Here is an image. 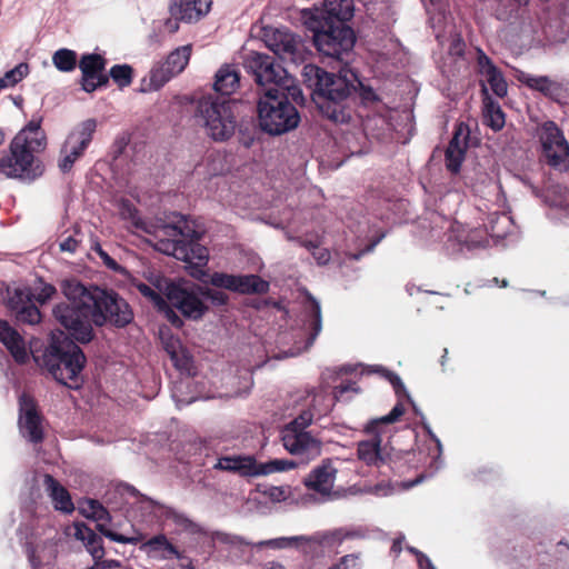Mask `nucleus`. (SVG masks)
Wrapping results in <instances>:
<instances>
[{"instance_id": "f257e3e1", "label": "nucleus", "mask_w": 569, "mask_h": 569, "mask_svg": "<svg viewBox=\"0 0 569 569\" xmlns=\"http://www.w3.org/2000/svg\"><path fill=\"white\" fill-rule=\"evenodd\" d=\"M303 83L311 90L312 101L320 113L336 123L350 119L348 100L356 92L357 73L349 67H340L338 73L328 72L316 64L302 68Z\"/></svg>"}, {"instance_id": "f03ea898", "label": "nucleus", "mask_w": 569, "mask_h": 569, "mask_svg": "<svg viewBox=\"0 0 569 569\" xmlns=\"http://www.w3.org/2000/svg\"><path fill=\"white\" fill-rule=\"evenodd\" d=\"M41 118L31 119L11 140L7 150H0V173L9 179L31 183L44 173L43 162L37 158L47 147Z\"/></svg>"}, {"instance_id": "7ed1b4c3", "label": "nucleus", "mask_w": 569, "mask_h": 569, "mask_svg": "<svg viewBox=\"0 0 569 569\" xmlns=\"http://www.w3.org/2000/svg\"><path fill=\"white\" fill-rule=\"evenodd\" d=\"M61 290L67 301L59 302L52 308L54 320L66 328L79 342L87 343L93 337L90 286L86 287L77 279H67L61 283Z\"/></svg>"}, {"instance_id": "20e7f679", "label": "nucleus", "mask_w": 569, "mask_h": 569, "mask_svg": "<svg viewBox=\"0 0 569 569\" xmlns=\"http://www.w3.org/2000/svg\"><path fill=\"white\" fill-rule=\"evenodd\" d=\"M306 24L312 31L316 49L329 63L337 62L348 67L356 43L353 30L347 23H332L306 19Z\"/></svg>"}, {"instance_id": "39448f33", "label": "nucleus", "mask_w": 569, "mask_h": 569, "mask_svg": "<svg viewBox=\"0 0 569 569\" xmlns=\"http://www.w3.org/2000/svg\"><path fill=\"white\" fill-rule=\"evenodd\" d=\"M236 100L209 94L198 100L194 117L209 138L223 142L236 132Z\"/></svg>"}, {"instance_id": "423d86ee", "label": "nucleus", "mask_w": 569, "mask_h": 569, "mask_svg": "<svg viewBox=\"0 0 569 569\" xmlns=\"http://www.w3.org/2000/svg\"><path fill=\"white\" fill-rule=\"evenodd\" d=\"M159 233L154 243L158 251L197 267L207 264L208 249L198 242V232L189 226L164 224Z\"/></svg>"}, {"instance_id": "0eeeda50", "label": "nucleus", "mask_w": 569, "mask_h": 569, "mask_svg": "<svg viewBox=\"0 0 569 569\" xmlns=\"http://www.w3.org/2000/svg\"><path fill=\"white\" fill-rule=\"evenodd\" d=\"M257 110L260 128L272 136L289 132L300 122L299 112L284 90L266 89L258 100Z\"/></svg>"}, {"instance_id": "6e6552de", "label": "nucleus", "mask_w": 569, "mask_h": 569, "mask_svg": "<svg viewBox=\"0 0 569 569\" xmlns=\"http://www.w3.org/2000/svg\"><path fill=\"white\" fill-rule=\"evenodd\" d=\"M313 420L310 410H302L298 417L287 423L281 430V440L284 449L300 459L308 462L321 455V441L306 431Z\"/></svg>"}, {"instance_id": "1a4fd4ad", "label": "nucleus", "mask_w": 569, "mask_h": 569, "mask_svg": "<svg viewBox=\"0 0 569 569\" xmlns=\"http://www.w3.org/2000/svg\"><path fill=\"white\" fill-rule=\"evenodd\" d=\"M87 301L91 303L92 322L98 327L109 322L122 328L133 318L127 301L112 290L90 286V297H87Z\"/></svg>"}, {"instance_id": "9d476101", "label": "nucleus", "mask_w": 569, "mask_h": 569, "mask_svg": "<svg viewBox=\"0 0 569 569\" xmlns=\"http://www.w3.org/2000/svg\"><path fill=\"white\" fill-rule=\"evenodd\" d=\"M510 224V218L506 214L493 216L490 219L488 231L481 229H469L466 226L455 222L451 224L448 233V242L453 251H473L486 248L489 243L487 233L492 238H503L507 228Z\"/></svg>"}, {"instance_id": "9b49d317", "label": "nucleus", "mask_w": 569, "mask_h": 569, "mask_svg": "<svg viewBox=\"0 0 569 569\" xmlns=\"http://www.w3.org/2000/svg\"><path fill=\"white\" fill-rule=\"evenodd\" d=\"M243 66L260 87L273 86L269 89L281 91L289 90L291 87L292 80L289 78L288 71L268 54L251 52L244 58Z\"/></svg>"}, {"instance_id": "f8f14e48", "label": "nucleus", "mask_w": 569, "mask_h": 569, "mask_svg": "<svg viewBox=\"0 0 569 569\" xmlns=\"http://www.w3.org/2000/svg\"><path fill=\"white\" fill-rule=\"evenodd\" d=\"M542 159L552 170L569 171V142L552 121L545 122L539 132Z\"/></svg>"}, {"instance_id": "ddd939ff", "label": "nucleus", "mask_w": 569, "mask_h": 569, "mask_svg": "<svg viewBox=\"0 0 569 569\" xmlns=\"http://www.w3.org/2000/svg\"><path fill=\"white\" fill-rule=\"evenodd\" d=\"M403 413L405 407L402 402L399 401L388 415L372 419L367 423L365 431L368 433H373V437L371 439L358 442L357 455L359 460H361L367 466L375 467H379L385 462V458L381 451V438L379 437L377 429L381 425L396 422Z\"/></svg>"}, {"instance_id": "4468645a", "label": "nucleus", "mask_w": 569, "mask_h": 569, "mask_svg": "<svg viewBox=\"0 0 569 569\" xmlns=\"http://www.w3.org/2000/svg\"><path fill=\"white\" fill-rule=\"evenodd\" d=\"M166 297L170 306L188 319L199 320L208 311L200 287L189 288L170 282L166 284Z\"/></svg>"}, {"instance_id": "2eb2a0df", "label": "nucleus", "mask_w": 569, "mask_h": 569, "mask_svg": "<svg viewBox=\"0 0 569 569\" xmlns=\"http://www.w3.org/2000/svg\"><path fill=\"white\" fill-rule=\"evenodd\" d=\"M36 365L44 368L59 383L69 388H79L87 358H33Z\"/></svg>"}, {"instance_id": "dca6fc26", "label": "nucleus", "mask_w": 569, "mask_h": 569, "mask_svg": "<svg viewBox=\"0 0 569 569\" xmlns=\"http://www.w3.org/2000/svg\"><path fill=\"white\" fill-rule=\"evenodd\" d=\"M210 284L239 295H264L270 288L269 282L258 274L224 272H213L210 276Z\"/></svg>"}, {"instance_id": "f3484780", "label": "nucleus", "mask_w": 569, "mask_h": 569, "mask_svg": "<svg viewBox=\"0 0 569 569\" xmlns=\"http://www.w3.org/2000/svg\"><path fill=\"white\" fill-rule=\"evenodd\" d=\"M7 306L19 322L33 326L41 321V312L34 305L33 293L28 287L8 290Z\"/></svg>"}, {"instance_id": "a211bd4d", "label": "nucleus", "mask_w": 569, "mask_h": 569, "mask_svg": "<svg viewBox=\"0 0 569 569\" xmlns=\"http://www.w3.org/2000/svg\"><path fill=\"white\" fill-rule=\"evenodd\" d=\"M106 63V59L98 53H87L81 57L79 69L81 71L82 90L90 93L108 84L109 77L103 73Z\"/></svg>"}, {"instance_id": "6ab92c4d", "label": "nucleus", "mask_w": 569, "mask_h": 569, "mask_svg": "<svg viewBox=\"0 0 569 569\" xmlns=\"http://www.w3.org/2000/svg\"><path fill=\"white\" fill-rule=\"evenodd\" d=\"M337 472L332 460L325 459L306 476L303 485L309 491L319 495L322 501L329 500L332 497Z\"/></svg>"}, {"instance_id": "aec40b11", "label": "nucleus", "mask_w": 569, "mask_h": 569, "mask_svg": "<svg viewBox=\"0 0 569 569\" xmlns=\"http://www.w3.org/2000/svg\"><path fill=\"white\" fill-rule=\"evenodd\" d=\"M19 426L24 438L32 443H39L43 440L42 418L37 411L33 399L27 395L19 398Z\"/></svg>"}, {"instance_id": "412c9836", "label": "nucleus", "mask_w": 569, "mask_h": 569, "mask_svg": "<svg viewBox=\"0 0 569 569\" xmlns=\"http://www.w3.org/2000/svg\"><path fill=\"white\" fill-rule=\"evenodd\" d=\"M355 13L353 0H325L320 8L313 12L305 13L306 19L315 21H327L332 23H347Z\"/></svg>"}, {"instance_id": "4be33fe9", "label": "nucleus", "mask_w": 569, "mask_h": 569, "mask_svg": "<svg viewBox=\"0 0 569 569\" xmlns=\"http://www.w3.org/2000/svg\"><path fill=\"white\" fill-rule=\"evenodd\" d=\"M79 512L83 517L97 521V529L110 540L121 543H128L131 541V539L106 528L102 522H110L111 517L109 511L98 500L86 499L81 501L79 503Z\"/></svg>"}, {"instance_id": "5701e85b", "label": "nucleus", "mask_w": 569, "mask_h": 569, "mask_svg": "<svg viewBox=\"0 0 569 569\" xmlns=\"http://www.w3.org/2000/svg\"><path fill=\"white\" fill-rule=\"evenodd\" d=\"M302 329L307 335L303 351H307L313 345L316 338L322 329L321 308L319 301L307 293L301 312Z\"/></svg>"}, {"instance_id": "b1692460", "label": "nucleus", "mask_w": 569, "mask_h": 569, "mask_svg": "<svg viewBox=\"0 0 569 569\" xmlns=\"http://www.w3.org/2000/svg\"><path fill=\"white\" fill-rule=\"evenodd\" d=\"M213 469L238 473L241 477H260V462L253 456L233 455L220 457Z\"/></svg>"}, {"instance_id": "393cba45", "label": "nucleus", "mask_w": 569, "mask_h": 569, "mask_svg": "<svg viewBox=\"0 0 569 569\" xmlns=\"http://www.w3.org/2000/svg\"><path fill=\"white\" fill-rule=\"evenodd\" d=\"M477 67L479 74L485 78L497 97L503 98L507 96L508 84L501 70L481 49H478Z\"/></svg>"}, {"instance_id": "a878e982", "label": "nucleus", "mask_w": 569, "mask_h": 569, "mask_svg": "<svg viewBox=\"0 0 569 569\" xmlns=\"http://www.w3.org/2000/svg\"><path fill=\"white\" fill-rule=\"evenodd\" d=\"M150 503L152 507V512L160 519L170 521L172 525H174L178 531L187 532L190 535L202 533V527L190 519L184 512L179 511L172 507L161 505L153 500H150Z\"/></svg>"}, {"instance_id": "bb28decb", "label": "nucleus", "mask_w": 569, "mask_h": 569, "mask_svg": "<svg viewBox=\"0 0 569 569\" xmlns=\"http://www.w3.org/2000/svg\"><path fill=\"white\" fill-rule=\"evenodd\" d=\"M211 4L212 0H172L169 10L172 18L190 23L204 17Z\"/></svg>"}, {"instance_id": "cd10ccee", "label": "nucleus", "mask_w": 569, "mask_h": 569, "mask_svg": "<svg viewBox=\"0 0 569 569\" xmlns=\"http://www.w3.org/2000/svg\"><path fill=\"white\" fill-rule=\"evenodd\" d=\"M468 136L469 131L467 127L460 123L446 149V167L451 173H458L460 171L467 150Z\"/></svg>"}, {"instance_id": "c85d7f7f", "label": "nucleus", "mask_w": 569, "mask_h": 569, "mask_svg": "<svg viewBox=\"0 0 569 569\" xmlns=\"http://www.w3.org/2000/svg\"><path fill=\"white\" fill-rule=\"evenodd\" d=\"M212 539L217 542L228 546V557L237 563H248L252 559V552L249 547L254 546L244 540L243 537L228 532L217 531Z\"/></svg>"}, {"instance_id": "c756f323", "label": "nucleus", "mask_w": 569, "mask_h": 569, "mask_svg": "<svg viewBox=\"0 0 569 569\" xmlns=\"http://www.w3.org/2000/svg\"><path fill=\"white\" fill-rule=\"evenodd\" d=\"M97 129L96 119H87L82 121L70 134L67 137L63 146L66 151L70 154L82 157L84 150L88 148L92 140V136Z\"/></svg>"}, {"instance_id": "7c9ffc66", "label": "nucleus", "mask_w": 569, "mask_h": 569, "mask_svg": "<svg viewBox=\"0 0 569 569\" xmlns=\"http://www.w3.org/2000/svg\"><path fill=\"white\" fill-rule=\"evenodd\" d=\"M240 86V71L236 64H222L214 76L213 89L221 96L232 94Z\"/></svg>"}, {"instance_id": "2f4dec72", "label": "nucleus", "mask_w": 569, "mask_h": 569, "mask_svg": "<svg viewBox=\"0 0 569 569\" xmlns=\"http://www.w3.org/2000/svg\"><path fill=\"white\" fill-rule=\"evenodd\" d=\"M300 42L291 33L277 32L273 41L269 44L270 49L283 61L297 62V54Z\"/></svg>"}, {"instance_id": "473e14b6", "label": "nucleus", "mask_w": 569, "mask_h": 569, "mask_svg": "<svg viewBox=\"0 0 569 569\" xmlns=\"http://www.w3.org/2000/svg\"><path fill=\"white\" fill-rule=\"evenodd\" d=\"M74 537L83 542L87 551L94 560H101L104 557L103 541L91 528L83 522L74 523Z\"/></svg>"}, {"instance_id": "72a5a7b5", "label": "nucleus", "mask_w": 569, "mask_h": 569, "mask_svg": "<svg viewBox=\"0 0 569 569\" xmlns=\"http://www.w3.org/2000/svg\"><path fill=\"white\" fill-rule=\"evenodd\" d=\"M44 485L57 510L66 513H70L74 510V506L71 501V497L68 490L62 487L52 476H44Z\"/></svg>"}, {"instance_id": "f704fd0d", "label": "nucleus", "mask_w": 569, "mask_h": 569, "mask_svg": "<svg viewBox=\"0 0 569 569\" xmlns=\"http://www.w3.org/2000/svg\"><path fill=\"white\" fill-rule=\"evenodd\" d=\"M519 80L528 88L537 90L543 93L546 97L553 98L560 91V86L547 76H532L529 73H522L519 77Z\"/></svg>"}, {"instance_id": "c9c22d12", "label": "nucleus", "mask_w": 569, "mask_h": 569, "mask_svg": "<svg viewBox=\"0 0 569 569\" xmlns=\"http://www.w3.org/2000/svg\"><path fill=\"white\" fill-rule=\"evenodd\" d=\"M0 341L11 356H27L22 337L4 320L0 319Z\"/></svg>"}, {"instance_id": "e433bc0d", "label": "nucleus", "mask_w": 569, "mask_h": 569, "mask_svg": "<svg viewBox=\"0 0 569 569\" xmlns=\"http://www.w3.org/2000/svg\"><path fill=\"white\" fill-rule=\"evenodd\" d=\"M308 398H310V400L306 410H310L313 413V417H322L329 413L336 399L325 389H320L318 391L311 390Z\"/></svg>"}, {"instance_id": "4c0bfd02", "label": "nucleus", "mask_w": 569, "mask_h": 569, "mask_svg": "<svg viewBox=\"0 0 569 569\" xmlns=\"http://www.w3.org/2000/svg\"><path fill=\"white\" fill-rule=\"evenodd\" d=\"M144 548L149 553H152L154 557H159L161 559H171L180 557L177 548L168 540V538L164 535H158L150 538L144 543Z\"/></svg>"}, {"instance_id": "58836bf2", "label": "nucleus", "mask_w": 569, "mask_h": 569, "mask_svg": "<svg viewBox=\"0 0 569 569\" xmlns=\"http://www.w3.org/2000/svg\"><path fill=\"white\" fill-rule=\"evenodd\" d=\"M169 69L162 63L151 69L148 77L141 80L140 91L151 92L163 87L174 74L168 73Z\"/></svg>"}, {"instance_id": "ea45409f", "label": "nucleus", "mask_w": 569, "mask_h": 569, "mask_svg": "<svg viewBox=\"0 0 569 569\" xmlns=\"http://www.w3.org/2000/svg\"><path fill=\"white\" fill-rule=\"evenodd\" d=\"M363 537L365 533L360 529L339 528L332 531L325 532L317 541L322 546L333 547L341 545L345 540L360 539Z\"/></svg>"}, {"instance_id": "a19ab883", "label": "nucleus", "mask_w": 569, "mask_h": 569, "mask_svg": "<svg viewBox=\"0 0 569 569\" xmlns=\"http://www.w3.org/2000/svg\"><path fill=\"white\" fill-rule=\"evenodd\" d=\"M191 51V44H186L170 52L167 60L163 62L169 69L168 73L177 76L182 72L190 60Z\"/></svg>"}, {"instance_id": "79ce46f5", "label": "nucleus", "mask_w": 569, "mask_h": 569, "mask_svg": "<svg viewBox=\"0 0 569 569\" xmlns=\"http://www.w3.org/2000/svg\"><path fill=\"white\" fill-rule=\"evenodd\" d=\"M482 92L486 94L485 99V117L487 120V124L492 128L495 131L500 130L505 124V114L500 108V106L491 100L488 97L487 87L482 83Z\"/></svg>"}, {"instance_id": "37998d69", "label": "nucleus", "mask_w": 569, "mask_h": 569, "mask_svg": "<svg viewBox=\"0 0 569 569\" xmlns=\"http://www.w3.org/2000/svg\"><path fill=\"white\" fill-rule=\"evenodd\" d=\"M389 380H390L391 385L393 386L395 391L398 395V397H401V395H403L411 402L415 412L421 417V423H422L423 429L430 436V438L436 441L438 448L440 449L441 448L440 440L432 432V430L430 428V425L426 420V417L419 410V408L415 405V402L410 398L409 393L406 391L405 385L402 383L401 379L398 376H396V375H391Z\"/></svg>"}, {"instance_id": "c03bdc74", "label": "nucleus", "mask_w": 569, "mask_h": 569, "mask_svg": "<svg viewBox=\"0 0 569 569\" xmlns=\"http://www.w3.org/2000/svg\"><path fill=\"white\" fill-rule=\"evenodd\" d=\"M53 66L61 72H70L77 67V53L70 49H59L52 56Z\"/></svg>"}, {"instance_id": "a18cd8bd", "label": "nucleus", "mask_w": 569, "mask_h": 569, "mask_svg": "<svg viewBox=\"0 0 569 569\" xmlns=\"http://www.w3.org/2000/svg\"><path fill=\"white\" fill-rule=\"evenodd\" d=\"M312 538L306 536L280 537L269 540H263L254 543L256 547H270L273 549H284L291 546H297L299 542H310Z\"/></svg>"}, {"instance_id": "49530a36", "label": "nucleus", "mask_w": 569, "mask_h": 569, "mask_svg": "<svg viewBox=\"0 0 569 569\" xmlns=\"http://www.w3.org/2000/svg\"><path fill=\"white\" fill-rule=\"evenodd\" d=\"M29 73L28 63L21 62L0 78V90L13 87Z\"/></svg>"}, {"instance_id": "de8ad7c7", "label": "nucleus", "mask_w": 569, "mask_h": 569, "mask_svg": "<svg viewBox=\"0 0 569 569\" xmlns=\"http://www.w3.org/2000/svg\"><path fill=\"white\" fill-rule=\"evenodd\" d=\"M133 69L129 64H114L109 71L111 78L119 88H126L132 82Z\"/></svg>"}, {"instance_id": "09e8293b", "label": "nucleus", "mask_w": 569, "mask_h": 569, "mask_svg": "<svg viewBox=\"0 0 569 569\" xmlns=\"http://www.w3.org/2000/svg\"><path fill=\"white\" fill-rule=\"evenodd\" d=\"M296 466L295 461L288 459H273L268 462H260L261 476L291 470Z\"/></svg>"}, {"instance_id": "8fccbe9b", "label": "nucleus", "mask_w": 569, "mask_h": 569, "mask_svg": "<svg viewBox=\"0 0 569 569\" xmlns=\"http://www.w3.org/2000/svg\"><path fill=\"white\" fill-rule=\"evenodd\" d=\"M173 367L182 377L190 378L197 375L194 358H170Z\"/></svg>"}, {"instance_id": "3c124183", "label": "nucleus", "mask_w": 569, "mask_h": 569, "mask_svg": "<svg viewBox=\"0 0 569 569\" xmlns=\"http://www.w3.org/2000/svg\"><path fill=\"white\" fill-rule=\"evenodd\" d=\"M200 293L203 301L209 300L216 307L226 306L229 301V296L220 290L200 287Z\"/></svg>"}, {"instance_id": "603ef678", "label": "nucleus", "mask_w": 569, "mask_h": 569, "mask_svg": "<svg viewBox=\"0 0 569 569\" xmlns=\"http://www.w3.org/2000/svg\"><path fill=\"white\" fill-rule=\"evenodd\" d=\"M358 90L361 102L365 106H372L380 101L379 96L375 92L371 87L365 86L358 78L356 82V91Z\"/></svg>"}, {"instance_id": "864d4df0", "label": "nucleus", "mask_w": 569, "mask_h": 569, "mask_svg": "<svg viewBox=\"0 0 569 569\" xmlns=\"http://www.w3.org/2000/svg\"><path fill=\"white\" fill-rule=\"evenodd\" d=\"M137 288L143 297L149 298L160 309H162V307H164L167 305L166 300L162 298V296L159 292H157L154 289H152L149 284L139 283L137 286Z\"/></svg>"}, {"instance_id": "5fc2aeb1", "label": "nucleus", "mask_w": 569, "mask_h": 569, "mask_svg": "<svg viewBox=\"0 0 569 569\" xmlns=\"http://www.w3.org/2000/svg\"><path fill=\"white\" fill-rule=\"evenodd\" d=\"M78 159L77 156L70 154V151H66V147L62 144L58 167L63 173L69 172Z\"/></svg>"}, {"instance_id": "6e6d98bb", "label": "nucleus", "mask_w": 569, "mask_h": 569, "mask_svg": "<svg viewBox=\"0 0 569 569\" xmlns=\"http://www.w3.org/2000/svg\"><path fill=\"white\" fill-rule=\"evenodd\" d=\"M57 292V289L50 283H43L40 291L33 295V300L43 305L50 300Z\"/></svg>"}, {"instance_id": "4d7b16f0", "label": "nucleus", "mask_w": 569, "mask_h": 569, "mask_svg": "<svg viewBox=\"0 0 569 569\" xmlns=\"http://www.w3.org/2000/svg\"><path fill=\"white\" fill-rule=\"evenodd\" d=\"M335 567L339 569H360V558L356 553L346 555Z\"/></svg>"}, {"instance_id": "13d9d810", "label": "nucleus", "mask_w": 569, "mask_h": 569, "mask_svg": "<svg viewBox=\"0 0 569 569\" xmlns=\"http://www.w3.org/2000/svg\"><path fill=\"white\" fill-rule=\"evenodd\" d=\"M350 391L355 393H358L360 391L356 382L348 381L346 383H340L339 386L335 387L333 397L336 398V400H340L345 393Z\"/></svg>"}, {"instance_id": "bf43d9fd", "label": "nucleus", "mask_w": 569, "mask_h": 569, "mask_svg": "<svg viewBox=\"0 0 569 569\" xmlns=\"http://www.w3.org/2000/svg\"><path fill=\"white\" fill-rule=\"evenodd\" d=\"M267 496L274 502L284 501L289 496V490L286 487H271L266 491Z\"/></svg>"}, {"instance_id": "052dcab7", "label": "nucleus", "mask_w": 569, "mask_h": 569, "mask_svg": "<svg viewBox=\"0 0 569 569\" xmlns=\"http://www.w3.org/2000/svg\"><path fill=\"white\" fill-rule=\"evenodd\" d=\"M387 236V232L386 231H380L379 234L372 239L370 241V243L365 248L362 249L361 251L357 252V253H353L351 254V258L353 260H359L363 254L366 253H369L371 251L375 250V248L377 247V244Z\"/></svg>"}, {"instance_id": "680f3d73", "label": "nucleus", "mask_w": 569, "mask_h": 569, "mask_svg": "<svg viewBox=\"0 0 569 569\" xmlns=\"http://www.w3.org/2000/svg\"><path fill=\"white\" fill-rule=\"evenodd\" d=\"M94 250L107 268L113 271L120 270L121 267L119 266V263L113 258H111L99 244L96 247Z\"/></svg>"}, {"instance_id": "e2e57ef3", "label": "nucleus", "mask_w": 569, "mask_h": 569, "mask_svg": "<svg viewBox=\"0 0 569 569\" xmlns=\"http://www.w3.org/2000/svg\"><path fill=\"white\" fill-rule=\"evenodd\" d=\"M79 241L74 239L72 236L67 237L59 244L60 250L64 252L74 253L78 249Z\"/></svg>"}, {"instance_id": "0e129e2a", "label": "nucleus", "mask_w": 569, "mask_h": 569, "mask_svg": "<svg viewBox=\"0 0 569 569\" xmlns=\"http://www.w3.org/2000/svg\"><path fill=\"white\" fill-rule=\"evenodd\" d=\"M312 256L317 260L319 264H326L330 260V252L327 249H321L317 247V249L312 250Z\"/></svg>"}, {"instance_id": "69168bd1", "label": "nucleus", "mask_w": 569, "mask_h": 569, "mask_svg": "<svg viewBox=\"0 0 569 569\" xmlns=\"http://www.w3.org/2000/svg\"><path fill=\"white\" fill-rule=\"evenodd\" d=\"M50 356H84L83 351L80 349L79 346L72 343V348L70 350L63 351L58 348H54V352H51Z\"/></svg>"}, {"instance_id": "338daca9", "label": "nucleus", "mask_w": 569, "mask_h": 569, "mask_svg": "<svg viewBox=\"0 0 569 569\" xmlns=\"http://www.w3.org/2000/svg\"><path fill=\"white\" fill-rule=\"evenodd\" d=\"M166 318L167 320L174 326L176 328H181L183 326L182 319L176 313V311L171 308L166 309Z\"/></svg>"}, {"instance_id": "774afa93", "label": "nucleus", "mask_w": 569, "mask_h": 569, "mask_svg": "<svg viewBox=\"0 0 569 569\" xmlns=\"http://www.w3.org/2000/svg\"><path fill=\"white\" fill-rule=\"evenodd\" d=\"M417 561L420 569H436L431 560L421 551H417Z\"/></svg>"}]
</instances>
